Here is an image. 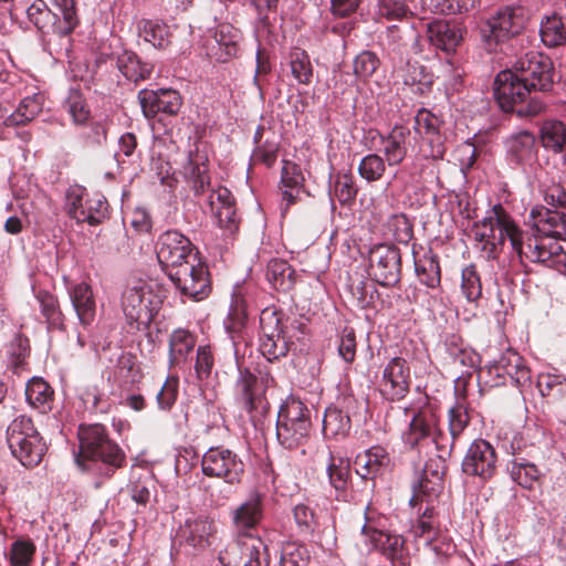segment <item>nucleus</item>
Listing matches in <instances>:
<instances>
[{
    "label": "nucleus",
    "mask_w": 566,
    "mask_h": 566,
    "mask_svg": "<svg viewBox=\"0 0 566 566\" xmlns=\"http://www.w3.org/2000/svg\"><path fill=\"white\" fill-rule=\"evenodd\" d=\"M441 120L426 108L418 111L415 117V130L421 137L428 149H423L424 157L441 159L446 153L444 137L440 132Z\"/></svg>",
    "instance_id": "21"
},
{
    "label": "nucleus",
    "mask_w": 566,
    "mask_h": 566,
    "mask_svg": "<svg viewBox=\"0 0 566 566\" xmlns=\"http://www.w3.org/2000/svg\"><path fill=\"white\" fill-rule=\"evenodd\" d=\"M29 20L41 31L56 29L57 13L53 12L43 0L34 1L28 8Z\"/></svg>",
    "instance_id": "54"
},
{
    "label": "nucleus",
    "mask_w": 566,
    "mask_h": 566,
    "mask_svg": "<svg viewBox=\"0 0 566 566\" xmlns=\"http://www.w3.org/2000/svg\"><path fill=\"white\" fill-rule=\"evenodd\" d=\"M197 338L187 329H176L169 336V360L171 366L185 363L193 350Z\"/></svg>",
    "instance_id": "42"
},
{
    "label": "nucleus",
    "mask_w": 566,
    "mask_h": 566,
    "mask_svg": "<svg viewBox=\"0 0 566 566\" xmlns=\"http://www.w3.org/2000/svg\"><path fill=\"white\" fill-rule=\"evenodd\" d=\"M292 76L298 84L310 85L313 80V65L305 50L294 48L289 55Z\"/></svg>",
    "instance_id": "48"
},
{
    "label": "nucleus",
    "mask_w": 566,
    "mask_h": 566,
    "mask_svg": "<svg viewBox=\"0 0 566 566\" xmlns=\"http://www.w3.org/2000/svg\"><path fill=\"white\" fill-rule=\"evenodd\" d=\"M386 164L387 161L379 154H368L360 159L357 171L367 182H376L385 176Z\"/></svg>",
    "instance_id": "53"
},
{
    "label": "nucleus",
    "mask_w": 566,
    "mask_h": 566,
    "mask_svg": "<svg viewBox=\"0 0 566 566\" xmlns=\"http://www.w3.org/2000/svg\"><path fill=\"white\" fill-rule=\"evenodd\" d=\"M263 517L264 496L260 493H253L231 512L235 530L242 533L256 528Z\"/></svg>",
    "instance_id": "27"
},
{
    "label": "nucleus",
    "mask_w": 566,
    "mask_h": 566,
    "mask_svg": "<svg viewBox=\"0 0 566 566\" xmlns=\"http://www.w3.org/2000/svg\"><path fill=\"white\" fill-rule=\"evenodd\" d=\"M260 352L269 360L274 361L286 356L291 340L284 325V314L266 307L260 314Z\"/></svg>",
    "instance_id": "9"
},
{
    "label": "nucleus",
    "mask_w": 566,
    "mask_h": 566,
    "mask_svg": "<svg viewBox=\"0 0 566 566\" xmlns=\"http://www.w3.org/2000/svg\"><path fill=\"white\" fill-rule=\"evenodd\" d=\"M138 101L144 116L148 119L159 114L175 116L182 105L181 95L172 88L142 90Z\"/></svg>",
    "instance_id": "20"
},
{
    "label": "nucleus",
    "mask_w": 566,
    "mask_h": 566,
    "mask_svg": "<svg viewBox=\"0 0 566 566\" xmlns=\"http://www.w3.org/2000/svg\"><path fill=\"white\" fill-rule=\"evenodd\" d=\"M473 409L467 400L465 389H457L455 402L448 410V433L440 436L441 457L450 458L458 443L462 440L465 430L471 423Z\"/></svg>",
    "instance_id": "15"
},
{
    "label": "nucleus",
    "mask_w": 566,
    "mask_h": 566,
    "mask_svg": "<svg viewBox=\"0 0 566 566\" xmlns=\"http://www.w3.org/2000/svg\"><path fill=\"white\" fill-rule=\"evenodd\" d=\"M25 397L30 406L41 413L52 410L54 390L43 378L34 377L27 384Z\"/></svg>",
    "instance_id": "40"
},
{
    "label": "nucleus",
    "mask_w": 566,
    "mask_h": 566,
    "mask_svg": "<svg viewBox=\"0 0 566 566\" xmlns=\"http://www.w3.org/2000/svg\"><path fill=\"white\" fill-rule=\"evenodd\" d=\"M186 175L196 196L202 195L210 187L208 158L198 151H190Z\"/></svg>",
    "instance_id": "36"
},
{
    "label": "nucleus",
    "mask_w": 566,
    "mask_h": 566,
    "mask_svg": "<svg viewBox=\"0 0 566 566\" xmlns=\"http://www.w3.org/2000/svg\"><path fill=\"white\" fill-rule=\"evenodd\" d=\"M488 373L490 376L503 379V381H496V386L505 384V377H509L521 391L532 385L531 369L525 365L524 358L513 350H507L499 360L490 365Z\"/></svg>",
    "instance_id": "19"
},
{
    "label": "nucleus",
    "mask_w": 566,
    "mask_h": 566,
    "mask_svg": "<svg viewBox=\"0 0 566 566\" xmlns=\"http://www.w3.org/2000/svg\"><path fill=\"white\" fill-rule=\"evenodd\" d=\"M36 300L49 329L65 331V316L61 311L59 300L48 291H39Z\"/></svg>",
    "instance_id": "46"
},
{
    "label": "nucleus",
    "mask_w": 566,
    "mask_h": 566,
    "mask_svg": "<svg viewBox=\"0 0 566 566\" xmlns=\"http://www.w3.org/2000/svg\"><path fill=\"white\" fill-rule=\"evenodd\" d=\"M375 14L387 21H405L413 17L406 0H374Z\"/></svg>",
    "instance_id": "51"
},
{
    "label": "nucleus",
    "mask_w": 566,
    "mask_h": 566,
    "mask_svg": "<svg viewBox=\"0 0 566 566\" xmlns=\"http://www.w3.org/2000/svg\"><path fill=\"white\" fill-rule=\"evenodd\" d=\"M415 535L423 538L426 542L431 541L439 533L438 520L433 507L426 506L421 516L413 526Z\"/></svg>",
    "instance_id": "61"
},
{
    "label": "nucleus",
    "mask_w": 566,
    "mask_h": 566,
    "mask_svg": "<svg viewBox=\"0 0 566 566\" xmlns=\"http://www.w3.org/2000/svg\"><path fill=\"white\" fill-rule=\"evenodd\" d=\"M66 213L77 223L98 226L108 219V202L99 193L83 198V190H71L66 195Z\"/></svg>",
    "instance_id": "16"
},
{
    "label": "nucleus",
    "mask_w": 566,
    "mask_h": 566,
    "mask_svg": "<svg viewBox=\"0 0 566 566\" xmlns=\"http://www.w3.org/2000/svg\"><path fill=\"white\" fill-rule=\"evenodd\" d=\"M180 294L192 301H201L211 292V277L207 264L199 255L168 272Z\"/></svg>",
    "instance_id": "8"
},
{
    "label": "nucleus",
    "mask_w": 566,
    "mask_h": 566,
    "mask_svg": "<svg viewBox=\"0 0 566 566\" xmlns=\"http://www.w3.org/2000/svg\"><path fill=\"white\" fill-rule=\"evenodd\" d=\"M310 553L305 545L296 542H286L282 546L281 566H306Z\"/></svg>",
    "instance_id": "58"
},
{
    "label": "nucleus",
    "mask_w": 566,
    "mask_h": 566,
    "mask_svg": "<svg viewBox=\"0 0 566 566\" xmlns=\"http://www.w3.org/2000/svg\"><path fill=\"white\" fill-rule=\"evenodd\" d=\"M439 418L430 408H422L413 412L408 429L402 433L405 446L411 450L421 452L434 444L441 453Z\"/></svg>",
    "instance_id": "12"
},
{
    "label": "nucleus",
    "mask_w": 566,
    "mask_h": 566,
    "mask_svg": "<svg viewBox=\"0 0 566 566\" xmlns=\"http://www.w3.org/2000/svg\"><path fill=\"white\" fill-rule=\"evenodd\" d=\"M160 304L161 300L149 282L130 281L120 297V308L129 331L147 329Z\"/></svg>",
    "instance_id": "4"
},
{
    "label": "nucleus",
    "mask_w": 566,
    "mask_h": 566,
    "mask_svg": "<svg viewBox=\"0 0 566 566\" xmlns=\"http://www.w3.org/2000/svg\"><path fill=\"white\" fill-rule=\"evenodd\" d=\"M447 458H442L441 453L437 459H429L423 468L421 480L413 488V494L410 499V505L416 506L422 503L424 496H429L430 492H436V486H441L443 475L446 473Z\"/></svg>",
    "instance_id": "30"
},
{
    "label": "nucleus",
    "mask_w": 566,
    "mask_h": 566,
    "mask_svg": "<svg viewBox=\"0 0 566 566\" xmlns=\"http://www.w3.org/2000/svg\"><path fill=\"white\" fill-rule=\"evenodd\" d=\"M237 545L241 552L240 558L243 566H270L269 547L260 537L242 534Z\"/></svg>",
    "instance_id": "35"
},
{
    "label": "nucleus",
    "mask_w": 566,
    "mask_h": 566,
    "mask_svg": "<svg viewBox=\"0 0 566 566\" xmlns=\"http://www.w3.org/2000/svg\"><path fill=\"white\" fill-rule=\"evenodd\" d=\"M115 378L120 386L133 385L140 377V369L137 365L136 356L130 353H124L118 357Z\"/></svg>",
    "instance_id": "55"
},
{
    "label": "nucleus",
    "mask_w": 566,
    "mask_h": 566,
    "mask_svg": "<svg viewBox=\"0 0 566 566\" xmlns=\"http://www.w3.org/2000/svg\"><path fill=\"white\" fill-rule=\"evenodd\" d=\"M356 473L364 480H374L389 465L390 457L385 448L374 446L355 458Z\"/></svg>",
    "instance_id": "31"
},
{
    "label": "nucleus",
    "mask_w": 566,
    "mask_h": 566,
    "mask_svg": "<svg viewBox=\"0 0 566 566\" xmlns=\"http://www.w3.org/2000/svg\"><path fill=\"white\" fill-rule=\"evenodd\" d=\"M201 470L206 476L221 479L226 483L240 484L245 464L232 450L223 446L209 448L201 458Z\"/></svg>",
    "instance_id": "10"
},
{
    "label": "nucleus",
    "mask_w": 566,
    "mask_h": 566,
    "mask_svg": "<svg viewBox=\"0 0 566 566\" xmlns=\"http://www.w3.org/2000/svg\"><path fill=\"white\" fill-rule=\"evenodd\" d=\"M199 255L189 238L177 230H168L157 241V259L171 270L185 264L188 259Z\"/></svg>",
    "instance_id": "18"
},
{
    "label": "nucleus",
    "mask_w": 566,
    "mask_h": 566,
    "mask_svg": "<svg viewBox=\"0 0 566 566\" xmlns=\"http://www.w3.org/2000/svg\"><path fill=\"white\" fill-rule=\"evenodd\" d=\"M80 452L76 462L84 465V461L102 463L101 474L106 479L115 471L126 465L124 450L113 441L105 426L101 423L81 424L77 431Z\"/></svg>",
    "instance_id": "3"
},
{
    "label": "nucleus",
    "mask_w": 566,
    "mask_h": 566,
    "mask_svg": "<svg viewBox=\"0 0 566 566\" xmlns=\"http://www.w3.org/2000/svg\"><path fill=\"white\" fill-rule=\"evenodd\" d=\"M84 146L91 149L101 148L107 140V126L104 122H91L82 134Z\"/></svg>",
    "instance_id": "64"
},
{
    "label": "nucleus",
    "mask_w": 566,
    "mask_h": 566,
    "mask_svg": "<svg viewBox=\"0 0 566 566\" xmlns=\"http://www.w3.org/2000/svg\"><path fill=\"white\" fill-rule=\"evenodd\" d=\"M137 30L138 35L156 49L165 50L171 44L172 33L163 21L142 19L137 22Z\"/></svg>",
    "instance_id": "38"
},
{
    "label": "nucleus",
    "mask_w": 566,
    "mask_h": 566,
    "mask_svg": "<svg viewBox=\"0 0 566 566\" xmlns=\"http://www.w3.org/2000/svg\"><path fill=\"white\" fill-rule=\"evenodd\" d=\"M541 40L547 48H558L566 44V21L559 14L547 15L541 21Z\"/></svg>",
    "instance_id": "43"
},
{
    "label": "nucleus",
    "mask_w": 566,
    "mask_h": 566,
    "mask_svg": "<svg viewBox=\"0 0 566 566\" xmlns=\"http://www.w3.org/2000/svg\"><path fill=\"white\" fill-rule=\"evenodd\" d=\"M554 65L542 52L530 51L518 57L513 69L501 71L493 84L494 96L505 113L532 118L544 112L545 103L533 92H547L553 86Z\"/></svg>",
    "instance_id": "1"
},
{
    "label": "nucleus",
    "mask_w": 566,
    "mask_h": 566,
    "mask_svg": "<svg viewBox=\"0 0 566 566\" xmlns=\"http://www.w3.org/2000/svg\"><path fill=\"white\" fill-rule=\"evenodd\" d=\"M70 297L80 324L84 327L90 326L96 315V303L92 287L85 282L75 284L70 290Z\"/></svg>",
    "instance_id": "34"
},
{
    "label": "nucleus",
    "mask_w": 566,
    "mask_h": 566,
    "mask_svg": "<svg viewBox=\"0 0 566 566\" xmlns=\"http://www.w3.org/2000/svg\"><path fill=\"white\" fill-rule=\"evenodd\" d=\"M368 274L382 286H395L401 279V253L391 244H377L369 250Z\"/></svg>",
    "instance_id": "13"
},
{
    "label": "nucleus",
    "mask_w": 566,
    "mask_h": 566,
    "mask_svg": "<svg viewBox=\"0 0 566 566\" xmlns=\"http://www.w3.org/2000/svg\"><path fill=\"white\" fill-rule=\"evenodd\" d=\"M509 471L511 478L524 489H532L541 478L538 468L525 458H515L511 462Z\"/></svg>",
    "instance_id": "47"
},
{
    "label": "nucleus",
    "mask_w": 566,
    "mask_h": 566,
    "mask_svg": "<svg viewBox=\"0 0 566 566\" xmlns=\"http://www.w3.org/2000/svg\"><path fill=\"white\" fill-rule=\"evenodd\" d=\"M247 322L248 314L244 301L235 300L234 304L231 305L224 325L237 350L240 344L245 342Z\"/></svg>",
    "instance_id": "41"
},
{
    "label": "nucleus",
    "mask_w": 566,
    "mask_h": 566,
    "mask_svg": "<svg viewBox=\"0 0 566 566\" xmlns=\"http://www.w3.org/2000/svg\"><path fill=\"white\" fill-rule=\"evenodd\" d=\"M504 146L507 161L516 167H522L537 158L536 138L528 130L510 135L504 142Z\"/></svg>",
    "instance_id": "25"
},
{
    "label": "nucleus",
    "mask_w": 566,
    "mask_h": 566,
    "mask_svg": "<svg viewBox=\"0 0 566 566\" xmlns=\"http://www.w3.org/2000/svg\"><path fill=\"white\" fill-rule=\"evenodd\" d=\"M539 137L545 148L560 153L566 145V125L556 119L545 120Z\"/></svg>",
    "instance_id": "50"
},
{
    "label": "nucleus",
    "mask_w": 566,
    "mask_h": 566,
    "mask_svg": "<svg viewBox=\"0 0 566 566\" xmlns=\"http://www.w3.org/2000/svg\"><path fill=\"white\" fill-rule=\"evenodd\" d=\"M415 254V270L418 280L421 284L429 289H438L441 284V269L439 258L437 254L429 250L422 256Z\"/></svg>",
    "instance_id": "39"
},
{
    "label": "nucleus",
    "mask_w": 566,
    "mask_h": 566,
    "mask_svg": "<svg viewBox=\"0 0 566 566\" xmlns=\"http://www.w3.org/2000/svg\"><path fill=\"white\" fill-rule=\"evenodd\" d=\"M266 277L275 290L289 292L295 285L296 272L286 261L275 259L266 266Z\"/></svg>",
    "instance_id": "44"
},
{
    "label": "nucleus",
    "mask_w": 566,
    "mask_h": 566,
    "mask_svg": "<svg viewBox=\"0 0 566 566\" xmlns=\"http://www.w3.org/2000/svg\"><path fill=\"white\" fill-rule=\"evenodd\" d=\"M282 164L280 181L282 199L285 202V209H289L300 200L305 178L297 164L287 159H283Z\"/></svg>",
    "instance_id": "32"
},
{
    "label": "nucleus",
    "mask_w": 566,
    "mask_h": 566,
    "mask_svg": "<svg viewBox=\"0 0 566 566\" xmlns=\"http://www.w3.org/2000/svg\"><path fill=\"white\" fill-rule=\"evenodd\" d=\"M525 21L522 8L506 7L488 19L481 33L490 46H501L522 34Z\"/></svg>",
    "instance_id": "11"
},
{
    "label": "nucleus",
    "mask_w": 566,
    "mask_h": 566,
    "mask_svg": "<svg viewBox=\"0 0 566 566\" xmlns=\"http://www.w3.org/2000/svg\"><path fill=\"white\" fill-rule=\"evenodd\" d=\"M461 468L469 476H476L483 482L491 480L497 471V454L494 447L481 438L473 440L463 457Z\"/></svg>",
    "instance_id": "17"
},
{
    "label": "nucleus",
    "mask_w": 566,
    "mask_h": 566,
    "mask_svg": "<svg viewBox=\"0 0 566 566\" xmlns=\"http://www.w3.org/2000/svg\"><path fill=\"white\" fill-rule=\"evenodd\" d=\"M7 442L11 454L25 468H34L46 451V444L31 418L19 416L7 429Z\"/></svg>",
    "instance_id": "7"
},
{
    "label": "nucleus",
    "mask_w": 566,
    "mask_h": 566,
    "mask_svg": "<svg viewBox=\"0 0 566 566\" xmlns=\"http://www.w3.org/2000/svg\"><path fill=\"white\" fill-rule=\"evenodd\" d=\"M352 428L350 418L337 407H328L323 419V434L326 439L345 438Z\"/></svg>",
    "instance_id": "45"
},
{
    "label": "nucleus",
    "mask_w": 566,
    "mask_h": 566,
    "mask_svg": "<svg viewBox=\"0 0 566 566\" xmlns=\"http://www.w3.org/2000/svg\"><path fill=\"white\" fill-rule=\"evenodd\" d=\"M65 107L73 123L83 125L87 123L91 112L83 95L78 91H72L65 102Z\"/></svg>",
    "instance_id": "60"
},
{
    "label": "nucleus",
    "mask_w": 566,
    "mask_h": 566,
    "mask_svg": "<svg viewBox=\"0 0 566 566\" xmlns=\"http://www.w3.org/2000/svg\"><path fill=\"white\" fill-rule=\"evenodd\" d=\"M530 218L533 221V232L525 233V241L545 238L549 239L552 245L559 249L548 260L532 262L544 264L547 268L565 266L566 251L558 240L566 239V210H552L544 206H535L530 212Z\"/></svg>",
    "instance_id": "5"
},
{
    "label": "nucleus",
    "mask_w": 566,
    "mask_h": 566,
    "mask_svg": "<svg viewBox=\"0 0 566 566\" xmlns=\"http://www.w3.org/2000/svg\"><path fill=\"white\" fill-rule=\"evenodd\" d=\"M427 39L429 43L447 54L455 52L462 41L461 28L448 20H434L427 24Z\"/></svg>",
    "instance_id": "26"
},
{
    "label": "nucleus",
    "mask_w": 566,
    "mask_h": 566,
    "mask_svg": "<svg viewBox=\"0 0 566 566\" xmlns=\"http://www.w3.org/2000/svg\"><path fill=\"white\" fill-rule=\"evenodd\" d=\"M57 10L56 31L60 34L67 35L72 33L80 24L77 7L75 0H53Z\"/></svg>",
    "instance_id": "49"
},
{
    "label": "nucleus",
    "mask_w": 566,
    "mask_h": 566,
    "mask_svg": "<svg viewBox=\"0 0 566 566\" xmlns=\"http://www.w3.org/2000/svg\"><path fill=\"white\" fill-rule=\"evenodd\" d=\"M474 239L480 243L481 251L488 259H497L509 240L512 250L521 260H548L559 249L551 244L549 239H531L525 241V232L501 205H494L489 216L473 226Z\"/></svg>",
    "instance_id": "2"
},
{
    "label": "nucleus",
    "mask_w": 566,
    "mask_h": 566,
    "mask_svg": "<svg viewBox=\"0 0 566 566\" xmlns=\"http://www.w3.org/2000/svg\"><path fill=\"white\" fill-rule=\"evenodd\" d=\"M42 111L41 98L36 95L24 97L17 111L10 116L14 125H25L31 122Z\"/></svg>",
    "instance_id": "57"
},
{
    "label": "nucleus",
    "mask_w": 566,
    "mask_h": 566,
    "mask_svg": "<svg viewBox=\"0 0 566 566\" xmlns=\"http://www.w3.org/2000/svg\"><path fill=\"white\" fill-rule=\"evenodd\" d=\"M328 482L336 492V499L345 502L356 501L355 496L349 493L352 484V469L348 458L336 457L329 454L326 468Z\"/></svg>",
    "instance_id": "29"
},
{
    "label": "nucleus",
    "mask_w": 566,
    "mask_h": 566,
    "mask_svg": "<svg viewBox=\"0 0 566 566\" xmlns=\"http://www.w3.org/2000/svg\"><path fill=\"white\" fill-rule=\"evenodd\" d=\"M461 292L469 302H476L482 297L481 276L474 264L462 269Z\"/></svg>",
    "instance_id": "56"
},
{
    "label": "nucleus",
    "mask_w": 566,
    "mask_h": 566,
    "mask_svg": "<svg viewBox=\"0 0 566 566\" xmlns=\"http://www.w3.org/2000/svg\"><path fill=\"white\" fill-rule=\"evenodd\" d=\"M373 138L379 136L384 159L389 167L400 165L407 157V143L410 136V129L403 125H395L387 135L379 134L378 130H369Z\"/></svg>",
    "instance_id": "24"
},
{
    "label": "nucleus",
    "mask_w": 566,
    "mask_h": 566,
    "mask_svg": "<svg viewBox=\"0 0 566 566\" xmlns=\"http://www.w3.org/2000/svg\"><path fill=\"white\" fill-rule=\"evenodd\" d=\"M35 553L36 546L34 542L29 537H20L11 544L6 558L11 566H30Z\"/></svg>",
    "instance_id": "52"
},
{
    "label": "nucleus",
    "mask_w": 566,
    "mask_h": 566,
    "mask_svg": "<svg viewBox=\"0 0 566 566\" xmlns=\"http://www.w3.org/2000/svg\"><path fill=\"white\" fill-rule=\"evenodd\" d=\"M116 65L127 80L135 83L148 80L154 70L151 63L142 61L135 52L128 50L118 55Z\"/></svg>",
    "instance_id": "37"
},
{
    "label": "nucleus",
    "mask_w": 566,
    "mask_h": 566,
    "mask_svg": "<svg viewBox=\"0 0 566 566\" xmlns=\"http://www.w3.org/2000/svg\"><path fill=\"white\" fill-rule=\"evenodd\" d=\"M217 526L205 516L189 517L180 525L178 536L189 546L202 551L216 539Z\"/></svg>",
    "instance_id": "23"
},
{
    "label": "nucleus",
    "mask_w": 566,
    "mask_h": 566,
    "mask_svg": "<svg viewBox=\"0 0 566 566\" xmlns=\"http://www.w3.org/2000/svg\"><path fill=\"white\" fill-rule=\"evenodd\" d=\"M377 387L382 398L388 401L402 400L411 387L410 365L403 357L396 356L382 366Z\"/></svg>",
    "instance_id": "14"
},
{
    "label": "nucleus",
    "mask_w": 566,
    "mask_h": 566,
    "mask_svg": "<svg viewBox=\"0 0 566 566\" xmlns=\"http://www.w3.org/2000/svg\"><path fill=\"white\" fill-rule=\"evenodd\" d=\"M235 398L249 413L264 408L265 387L263 381L248 368H240L235 381Z\"/></svg>",
    "instance_id": "22"
},
{
    "label": "nucleus",
    "mask_w": 566,
    "mask_h": 566,
    "mask_svg": "<svg viewBox=\"0 0 566 566\" xmlns=\"http://www.w3.org/2000/svg\"><path fill=\"white\" fill-rule=\"evenodd\" d=\"M209 205L220 228L231 233L238 230L235 199L228 188L219 187L213 190L209 197Z\"/></svg>",
    "instance_id": "28"
},
{
    "label": "nucleus",
    "mask_w": 566,
    "mask_h": 566,
    "mask_svg": "<svg viewBox=\"0 0 566 566\" xmlns=\"http://www.w3.org/2000/svg\"><path fill=\"white\" fill-rule=\"evenodd\" d=\"M312 430L311 410L298 398L290 396L281 405L276 420L279 442L289 450L306 444Z\"/></svg>",
    "instance_id": "6"
},
{
    "label": "nucleus",
    "mask_w": 566,
    "mask_h": 566,
    "mask_svg": "<svg viewBox=\"0 0 566 566\" xmlns=\"http://www.w3.org/2000/svg\"><path fill=\"white\" fill-rule=\"evenodd\" d=\"M335 196L340 205H350L355 201L358 188L352 174L338 175L335 181Z\"/></svg>",
    "instance_id": "62"
},
{
    "label": "nucleus",
    "mask_w": 566,
    "mask_h": 566,
    "mask_svg": "<svg viewBox=\"0 0 566 566\" xmlns=\"http://www.w3.org/2000/svg\"><path fill=\"white\" fill-rule=\"evenodd\" d=\"M387 228L399 243L408 244L413 238V226L405 213L392 214L387 221Z\"/></svg>",
    "instance_id": "59"
},
{
    "label": "nucleus",
    "mask_w": 566,
    "mask_h": 566,
    "mask_svg": "<svg viewBox=\"0 0 566 566\" xmlns=\"http://www.w3.org/2000/svg\"><path fill=\"white\" fill-rule=\"evenodd\" d=\"M214 40L218 44L214 52L218 62L226 63L239 56L242 33L231 24H220L216 31Z\"/></svg>",
    "instance_id": "33"
},
{
    "label": "nucleus",
    "mask_w": 566,
    "mask_h": 566,
    "mask_svg": "<svg viewBox=\"0 0 566 566\" xmlns=\"http://www.w3.org/2000/svg\"><path fill=\"white\" fill-rule=\"evenodd\" d=\"M380 61L373 51H363L354 60V74L361 78H369L379 67Z\"/></svg>",
    "instance_id": "63"
}]
</instances>
